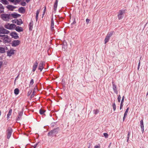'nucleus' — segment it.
<instances>
[{"label": "nucleus", "mask_w": 148, "mask_h": 148, "mask_svg": "<svg viewBox=\"0 0 148 148\" xmlns=\"http://www.w3.org/2000/svg\"><path fill=\"white\" fill-rule=\"evenodd\" d=\"M21 1V0H14V4L15 5H16Z\"/></svg>", "instance_id": "29"}, {"label": "nucleus", "mask_w": 148, "mask_h": 148, "mask_svg": "<svg viewBox=\"0 0 148 148\" xmlns=\"http://www.w3.org/2000/svg\"><path fill=\"white\" fill-rule=\"evenodd\" d=\"M112 86L114 92L115 93H117L118 91L117 90L116 86L115 84L113 83V82H112Z\"/></svg>", "instance_id": "23"}, {"label": "nucleus", "mask_w": 148, "mask_h": 148, "mask_svg": "<svg viewBox=\"0 0 148 148\" xmlns=\"http://www.w3.org/2000/svg\"><path fill=\"white\" fill-rule=\"evenodd\" d=\"M20 43V41L18 40H14L12 43V45L13 47H16Z\"/></svg>", "instance_id": "11"}, {"label": "nucleus", "mask_w": 148, "mask_h": 148, "mask_svg": "<svg viewBox=\"0 0 148 148\" xmlns=\"http://www.w3.org/2000/svg\"><path fill=\"white\" fill-rule=\"evenodd\" d=\"M38 143H36V144L34 146V147H35V148H36V147L37 145H38Z\"/></svg>", "instance_id": "52"}, {"label": "nucleus", "mask_w": 148, "mask_h": 148, "mask_svg": "<svg viewBox=\"0 0 148 148\" xmlns=\"http://www.w3.org/2000/svg\"><path fill=\"white\" fill-rule=\"evenodd\" d=\"M45 110L42 109H40L39 110V113L41 114H43L45 112Z\"/></svg>", "instance_id": "31"}, {"label": "nucleus", "mask_w": 148, "mask_h": 148, "mask_svg": "<svg viewBox=\"0 0 148 148\" xmlns=\"http://www.w3.org/2000/svg\"><path fill=\"white\" fill-rule=\"evenodd\" d=\"M18 11L19 12L21 13H23L25 12V9L23 7H21L18 9Z\"/></svg>", "instance_id": "21"}, {"label": "nucleus", "mask_w": 148, "mask_h": 148, "mask_svg": "<svg viewBox=\"0 0 148 148\" xmlns=\"http://www.w3.org/2000/svg\"><path fill=\"white\" fill-rule=\"evenodd\" d=\"M130 132H128V134H127V142H128V141H129V138H130Z\"/></svg>", "instance_id": "33"}, {"label": "nucleus", "mask_w": 148, "mask_h": 148, "mask_svg": "<svg viewBox=\"0 0 148 148\" xmlns=\"http://www.w3.org/2000/svg\"><path fill=\"white\" fill-rule=\"evenodd\" d=\"M125 12V10H121L119 11L118 14V17L119 20L122 19L123 17V14Z\"/></svg>", "instance_id": "5"}, {"label": "nucleus", "mask_w": 148, "mask_h": 148, "mask_svg": "<svg viewBox=\"0 0 148 148\" xmlns=\"http://www.w3.org/2000/svg\"><path fill=\"white\" fill-rule=\"evenodd\" d=\"M35 148V147H34V148Z\"/></svg>", "instance_id": "61"}, {"label": "nucleus", "mask_w": 148, "mask_h": 148, "mask_svg": "<svg viewBox=\"0 0 148 148\" xmlns=\"http://www.w3.org/2000/svg\"><path fill=\"white\" fill-rule=\"evenodd\" d=\"M3 64V62H2V61L0 62V68H1V66H2Z\"/></svg>", "instance_id": "47"}, {"label": "nucleus", "mask_w": 148, "mask_h": 148, "mask_svg": "<svg viewBox=\"0 0 148 148\" xmlns=\"http://www.w3.org/2000/svg\"><path fill=\"white\" fill-rule=\"evenodd\" d=\"M76 23V22L75 21V19L73 22L72 23V24H75Z\"/></svg>", "instance_id": "51"}, {"label": "nucleus", "mask_w": 148, "mask_h": 148, "mask_svg": "<svg viewBox=\"0 0 148 148\" xmlns=\"http://www.w3.org/2000/svg\"><path fill=\"white\" fill-rule=\"evenodd\" d=\"M19 93V90L18 88H16L14 90V93L16 95H17Z\"/></svg>", "instance_id": "28"}, {"label": "nucleus", "mask_w": 148, "mask_h": 148, "mask_svg": "<svg viewBox=\"0 0 148 148\" xmlns=\"http://www.w3.org/2000/svg\"><path fill=\"white\" fill-rule=\"evenodd\" d=\"M36 89H37V86H35L34 88V90H36Z\"/></svg>", "instance_id": "54"}, {"label": "nucleus", "mask_w": 148, "mask_h": 148, "mask_svg": "<svg viewBox=\"0 0 148 148\" xmlns=\"http://www.w3.org/2000/svg\"><path fill=\"white\" fill-rule=\"evenodd\" d=\"M33 22L32 21H31L29 23V29L30 31H32L33 29Z\"/></svg>", "instance_id": "24"}, {"label": "nucleus", "mask_w": 148, "mask_h": 148, "mask_svg": "<svg viewBox=\"0 0 148 148\" xmlns=\"http://www.w3.org/2000/svg\"><path fill=\"white\" fill-rule=\"evenodd\" d=\"M89 146H88V148H90V147H91V144L90 143H89L88 144Z\"/></svg>", "instance_id": "50"}, {"label": "nucleus", "mask_w": 148, "mask_h": 148, "mask_svg": "<svg viewBox=\"0 0 148 148\" xmlns=\"http://www.w3.org/2000/svg\"><path fill=\"white\" fill-rule=\"evenodd\" d=\"M9 31L6 29L2 27H0V33L3 34H8L9 33Z\"/></svg>", "instance_id": "7"}, {"label": "nucleus", "mask_w": 148, "mask_h": 148, "mask_svg": "<svg viewBox=\"0 0 148 148\" xmlns=\"http://www.w3.org/2000/svg\"><path fill=\"white\" fill-rule=\"evenodd\" d=\"M10 35L15 39H18L19 37L17 33L16 32L11 33L10 34Z\"/></svg>", "instance_id": "13"}, {"label": "nucleus", "mask_w": 148, "mask_h": 148, "mask_svg": "<svg viewBox=\"0 0 148 148\" xmlns=\"http://www.w3.org/2000/svg\"><path fill=\"white\" fill-rule=\"evenodd\" d=\"M59 130V127H57L48 133L47 135L48 136H51V137H53L54 136H56V135L58 133Z\"/></svg>", "instance_id": "1"}, {"label": "nucleus", "mask_w": 148, "mask_h": 148, "mask_svg": "<svg viewBox=\"0 0 148 148\" xmlns=\"http://www.w3.org/2000/svg\"><path fill=\"white\" fill-rule=\"evenodd\" d=\"M14 50L12 49L8 51L7 52V56H11L12 55L14 54Z\"/></svg>", "instance_id": "15"}, {"label": "nucleus", "mask_w": 148, "mask_h": 148, "mask_svg": "<svg viewBox=\"0 0 148 148\" xmlns=\"http://www.w3.org/2000/svg\"><path fill=\"white\" fill-rule=\"evenodd\" d=\"M100 146L99 145H96L95 146L94 148H100Z\"/></svg>", "instance_id": "46"}, {"label": "nucleus", "mask_w": 148, "mask_h": 148, "mask_svg": "<svg viewBox=\"0 0 148 148\" xmlns=\"http://www.w3.org/2000/svg\"><path fill=\"white\" fill-rule=\"evenodd\" d=\"M46 6H45L44 7V9L43 10V14H42V17L44 16V15L45 14V12L46 11Z\"/></svg>", "instance_id": "39"}, {"label": "nucleus", "mask_w": 148, "mask_h": 148, "mask_svg": "<svg viewBox=\"0 0 148 148\" xmlns=\"http://www.w3.org/2000/svg\"><path fill=\"white\" fill-rule=\"evenodd\" d=\"M124 99H125V97L124 96H123L122 98V99L121 102H122V103L123 102Z\"/></svg>", "instance_id": "45"}, {"label": "nucleus", "mask_w": 148, "mask_h": 148, "mask_svg": "<svg viewBox=\"0 0 148 148\" xmlns=\"http://www.w3.org/2000/svg\"><path fill=\"white\" fill-rule=\"evenodd\" d=\"M2 39L3 40V42L5 43H8L11 41V39L9 37L6 35H2Z\"/></svg>", "instance_id": "3"}, {"label": "nucleus", "mask_w": 148, "mask_h": 148, "mask_svg": "<svg viewBox=\"0 0 148 148\" xmlns=\"http://www.w3.org/2000/svg\"><path fill=\"white\" fill-rule=\"evenodd\" d=\"M113 32H111L110 33H108L105 39V43L106 44L109 41L110 37L112 35Z\"/></svg>", "instance_id": "6"}, {"label": "nucleus", "mask_w": 148, "mask_h": 148, "mask_svg": "<svg viewBox=\"0 0 148 148\" xmlns=\"http://www.w3.org/2000/svg\"><path fill=\"white\" fill-rule=\"evenodd\" d=\"M45 65V62L41 61L39 64L38 69L40 70L41 71L44 68V66Z\"/></svg>", "instance_id": "8"}, {"label": "nucleus", "mask_w": 148, "mask_h": 148, "mask_svg": "<svg viewBox=\"0 0 148 148\" xmlns=\"http://www.w3.org/2000/svg\"><path fill=\"white\" fill-rule=\"evenodd\" d=\"M111 144V143H110V144L108 146L109 147L110 146Z\"/></svg>", "instance_id": "58"}, {"label": "nucleus", "mask_w": 148, "mask_h": 148, "mask_svg": "<svg viewBox=\"0 0 148 148\" xmlns=\"http://www.w3.org/2000/svg\"><path fill=\"white\" fill-rule=\"evenodd\" d=\"M126 116H125V115H124V116H123V121H124V120L125 119V118L126 117Z\"/></svg>", "instance_id": "48"}, {"label": "nucleus", "mask_w": 148, "mask_h": 148, "mask_svg": "<svg viewBox=\"0 0 148 148\" xmlns=\"http://www.w3.org/2000/svg\"><path fill=\"white\" fill-rule=\"evenodd\" d=\"M58 0H56V1L54 3L53 6L54 10L55 12H56V11L57 7L58 5Z\"/></svg>", "instance_id": "22"}, {"label": "nucleus", "mask_w": 148, "mask_h": 148, "mask_svg": "<svg viewBox=\"0 0 148 148\" xmlns=\"http://www.w3.org/2000/svg\"><path fill=\"white\" fill-rule=\"evenodd\" d=\"M34 80L33 79H32L30 81V84H29V87H31V86L33 84H34Z\"/></svg>", "instance_id": "35"}, {"label": "nucleus", "mask_w": 148, "mask_h": 148, "mask_svg": "<svg viewBox=\"0 0 148 148\" xmlns=\"http://www.w3.org/2000/svg\"><path fill=\"white\" fill-rule=\"evenodd\" d=\"M140 60L139 61L138 64V68H137L138 70H139V67L140 66Z\"/></svg>", "instance_id": "43"}, {"label": "nucleus", "mask_w": 148, "mask_h": 148, "mask_svg": "<svg viewBox=\"0 0 148 148\" xmlns=\"http://www.w3.org/2000/svg\"><path fill=\"white\" fill-rule=\"evenodd\" d=\"M30 0H26V1L28 3L30 1Z\"/></svg>", "instance_id": "55"}, {"label": "nucleus", "mask_w": 148, "mask_h": 148, "mask_svg": "<svg viewBox=\"0 0 148 148\" xmlns=\"http://www.w3.org/2000/svg\"><path fill=\"white\" fill-rule=\"evenodd\" d=\"M16 26V25L14 24H10L8 23L7 25H5V28L9 29H14Z\"/></svg>", "instance_id": "4"}, {"label": "nucleus", "mask_w": 148, "mask_h": 148, "mask_svg": "<svg viewBox=\"0 0 148 148\" xmlns=\"http://www.w3.org/2000/svg\"><path fill=\"white\" fill-rule=\"evenodd\" d=\"M122 107L120 106V110H121L122 109Z\"/></svg>", "instance_id": "56"}, {"label": "nucleus", "mask_w": 148, "mask_h": 148, "mask_svg": "<svg viewBox=\"0 0 148 148\" xmlns=\"http://www.w3.org/2000/svg\"><path fill=\"white\" fill-rule=\"evenodd\" d=\"M15 29L16 31L19 32H22L23 30V29L22 27L18 26H16Z\"/></svg>", "instance_id": "17"}, {"label": "nucleus", "mask_w": 148, "mask_h": 148, "mask_svg": "<svg viewBox=\"0 0 148 148\" xmlns=\"http://www.w3.org/2000/svg\"><path fill=\"white\" fill-rule=\"evenodd\" d=\"M32 92V90H29V91H28V93H27V96H29L30 95Z\"/></svg>", "instance_id": "44"}, {"label": "nucleus", "mask_w": 148, "mask_h": 148, "mask_svg": "<svg viewBox=\"0 0 148 148\" xmlns=\"http://www.w3.org/2000/svg\"><path fill=\"white\" fill-rule=\"evenodd\" d=\"M1 2L3 4L8 5L9 2L7 0H1Z\"/></svg>", "instance_id": "26"}, {"label": "nucleus", "mask_w": 148, "mask_h": 148, "mask_svg": "<svg viewBox=\"0 0 148 148\" xmlns=\"http://www.w3.org/2000/svg\"><path fill=\"white\" fill-rule=\"evenodd\" d=\"M51 30L52 31H53L54 30V22L53 21V16H52V17L51 18Z\"/></svg>", "instance_id": "14"}, {"label": "nucleus", "mask_w": 148, "mask_h": 148, "mask_svg": "<svg viewBox=\"0 0 148 148\" xmlns=\"http://www.w3.org/2000/svg\"><path fill=\"white\" fill-rule=\"evenodd\" d=\"M39 14V11L38 10H37L36 12V21H37L38 19V14Z\"/></svg>", "instance_id": "32"}, {"label": "nucleus", "mask_w": 148, "mask_h": 148, "mask_svg": "<svg viewBox=\"0 0 148 148\" xmlns=\"http://www.w3.org/2000/svg\"><path fill=\"white\" fill-rule=\"evenodd\" d=\"M10 14H3L1 15V17L4 21H8L10 19Z\"/></svg>", "instance_id": "2"}, {"label": "nucleus", "mask_w": 148, "mask_h": 148, "mask_svg": "<svg viewBox=\"0 0 148 148\" xmlns=\"http://www.w3.org/2000/svg\"><path fill=\"white\" fill-rule=\"evenodd\" d=\"M93 111L94 114H97L99 112V111L97 109L94 110Z\"/></svg>", "instance_id": "34"}, {"label": "nucleus", "mask_w": 148, "mask_h": 148, "mask_svg": "<svg viewBox=\"0 0 148 148\" xmlns=\"http://www.w3.org/2000/svg\"><path fill=\"white\" fill-rule=\"evenodd\" d=\"M103 134L105 138H108V135L107 133H104Z\"/></svg>", "instance_id": "40"}, {"label": "nucleus", "mask_w": 148, "mask_h": 148, "mask_svg": "<svg viewBox=\"0 0 148 148\" xmlns=\"http://www.w3.org/2000/svg\"><path fill=\"white\" fill-rule=\"evenodd\" d=\"M12 22L13 23H16L17 25H21V24L23 23V22H22L21 19H20L19 20L16 19L13 20L12 21Z\"/></svg>", "instance_id": "10"}, {"label": "nucleus", "mask_w": 148, "mask_h": 148, "mask_svg": "<svg viewBox=\"0 0 148 148\" xmlns=\"http://www.w3.org/2000/svg\"><path fill=\"white\" fill-rule=\"evenodd\" d=\"M1 42V40H0V42Z\"/></svg>", "instance_id": "59"}, {"label": "nucleus", "mask_w": 148, "mask_h": 148, "mask_svg": "<svg viewBox=\"0 0 148 148\" xmlns=\"http://www.w3.org/2000/svg\"><path fill=\"white\" fill-rule=\"evenodd\" d=\"M112 107L114 110V111L116 109V106L114 102L113 104Z\"/></svg>", "instance_id": "37"}, {"label": "nucleus", "mask_w": 148, "mask_h": 148, "mask_svg": "<svg viewBox=\"0 0 148 148\" xmlns=\"http://www.w3.org/2000/svg\"><path fill=\"white\" fill-rule=\"evenodd\" d=\"M7 138L9 139L11 136L12 133V130L11 128H9L7 130Z\"/></svg>", "instance_id": "9"}, {"label": "nucleus", "mask_w": 148, "mask_h": 148, "mask_svg": "<svg viewBox=\"0 0 148 148\" xmlns=\"http://www.w3.org/2000/svg\"><path fill=\"white\" fill-rule=\"evenodd\" d=\"M38 63L37 61L33 65V69H32V71L33 72L35 71L37 68V66H38Z\"/></svg>", "instance_id": "20"}, {"label": "nucleus", "mask_w": 148, "mask_h": 148, "mask_svg": "<svg viewBox=\"0 0 148 148\" xmlns=\"http://www.w3.org/2000/svg\"><path fill=\"white\" fill-rule=\"evenodd\" d=\"M6 8L10 11H13L14 9L16 8V7L12 5H8L6 6Z\"/></svg>", "instance_id": "12"}, {"label": "nucleus", "mask_w": 148, "mask_h": 148, "mask_svg": "<svg viewBox=\"0 0 148 148\" xmlns=\"http://www.w3.org/2000/svg\"><path fill=\"white\" fill-rule=\"evenodd\" d=\"M23 114L22 112H19L18 114L17 118L16 119V120L17 121H19L21 119V117L22 116Z\"/></svg>", "instance_id": "18"}, {"label": "nucleus", "mask_w": 148, "mask_h": 148, "mask_svg": "<svg viewBox=\"0 0 148 148\" xmlns=\"http://www.w3.org/2000/svg\"><path fill=\"white\" fill-rule=\"evenodd\" d=\"M123 103L121 102V104H120V106L122 107L123 106Z\"/></svg>", "instance_id": "53"}, {"label": "nucleus", "mask_w": 148, "mask_h": 148, "mask_svg": "<svg viewBox=\"0 0 148 148\" xmlns=\"http://www.w3.org/2000/svg\"><path fill=\"white\" fill-rule=\"evenodd\" d=\"M11 15L14 18H17V17H20L21 16V15L17 14L15 12H14L13 13H12L11 14Z\"/></svg>", "instance_id": "16"}, {"label": "nucleus", "mask_w": 148, "mask_h": 148, "mask_svg": "<svg viewBox=\"0 0 148 148\" xmlns=\"http://www.w3.org/2000/svg\"><path fill=\"white\" fill-rule=\"evenodd\" d=\"M4 8L2 4H0V13H3Z\"/></svg>", "instance_id": "25"}, {"label": "nucleus", "mask_w": 148, "mask_h": 148, "mask_svg": "<svg viewBox=\"0 0 148 148\" xmlns=\"http://www.w3.org/2000/svg\"><path fill=\"white\" fill-rule=\"evenodd\" d=\"M21 5L23 6H25L26 5V3L25 2H22L20 3Z\"/></svg>", "instance_id": "38"}, {"label": "nucleus", "mask_w": 148, "mask_h": 148, "mask_svg": "<svg viewBox=\"0 0 148 148\" xmlns=\"http://www.w3.org/2000/svg\"><path fill=\"white\" fill-rule=\"evenodd\" d=\"M90 21V20L88 18H87L86 20V22L87 24H88Z\"/></svg>", "instance_id": "42"}, {"label": "nucleus", "mask_w": 148, "mask_h": 148, "mask_svg": "<svg viewBox=\"0 0 148 148\" xmlns=\"http://www.w3.org/2000/svg\"><path fill=\"white\" fill-rule=\"evenodd\" d=\"M128 110H129V108L128 107L127 108V109L124 113V115H125L126 116H127V113H128Z\"/></svg>", "instance_id": "36"}, {"label": "nucleus", "mask_w": 148, "mask_h": 148, "mask_svg": "<svg viewBox=\"0 0 148 148\" xmlns=\"http://www.w3.org/2000/svg\"><path fill=\"white\" fill-rule=\"evenodd\" d=\"M5 52V48L3 47H0V53H4Z\"/></svg>", "instance_id": "27"}, {"label": "nucleus", "mask_w": 148, "mask_h": 148, "mask_svg": "<svg viewBox=\"0 0 148 148\" xmlns=\"http://www.w3.org/2000/svg\"><path fill=\"white\" fill-rule=\"evenodd\" d=\"M8 1L12 3H14V0H8Z\"/></svg>", "instance_id": "49"}, {"label": "nucleus", "mask_w": 148, "mask_h": 148, "mask_svg": "<svg viewBox=\"0 0 148 148\" xmlns=\"http://www.w3.org/2000/svg\"><path fill=\"white\" fill-rule=\"evenodd\" d=\"M12 110L10 109L9 110L8 114H7V117L8 118L11 115L12 112Z\"/></svg>", "instance_id": "30"}, {"label": "nucleus", "mask_w": 148, "mask_h": 148, "mask_svg": "<svg viewBox=\"0 0 148 148\" xmlns=\"http://www.w3.org/2000/svg\"><path fill=\"white\" fill-rule=\"evenodd\" d=\"M148 95V91L147 92V93L146 96H147Z\"/></svg>", "instance_id": "57"}, {"label": "nucleus", "mask_w": 148, "mask_h": 148, "mask_svg": "<svg viewBox=\"0 0 148 148\" xmlns=\"http://www.w3.org/2000/svg\"><path fill=\"white\" fill-rule=\"evenodd\" d=\"M121 96L120 95H119L118 97V98H117V99H118V101L119 102H120V101H121Z\"/></svg>", "instance_id": "41"}, {"label": "nucleus", "mask_w": 148, "mask_h": 148, "mask_svg": "<svg viewBox=\"0 0 148 148\" xmlns=\"http://www.w3.org/2000/svg\"><path fill=\"white\" fill-rule=\"evenodd\" d=\"M140 126L141 129V131L142 133H143L144 132V129L143 122V120H142L140 121Z\"/></svg>", "instance_id": "19"}, {"label": "nucleus", "mask_w": 148, "mask_h": 148, "mask_svg": "<svg viewBox=\"0 0 148 148\" xmlns=\"http://www.w3.org/2000/svg\"><path fill=\"white\" fill-rule=\"evenodd\" d=\"M2 36V35H0V36H1V37Z\"/></svg>", "instance_id": "60"}]
</instances>
